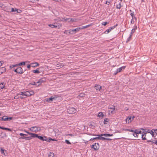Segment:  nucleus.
Instances as JSON below:
<instances>
[{
  "mask_svg": "<svg viewBox=\"0 0 157 157\" xmlns=\"http://www.w3.org/2000/svg\"><path fill=\"white\" fill-rule=\"evenodd\" d=\"M34 94V92L33 90H29L26 92H21L19 93V95L29 97L33 95Z\"/></svg>",
  "mask_w": 157,
  "mask_h": 157,
  "instance_id": "obj_1",
  "label": "nucleus"
},
{
  "mask_svg": "<svg viewBox=\"0 0 157 157\" xmlns=\"http://www.w3.org/2000/svg\"><path fill=\"white\" fill-rule=\"evenodd\" d=\"M29 129L32 132H37L40 131L41 130L40 128V127L36 126L32 127L29 128Z\"/></svg>",
  "mask_w": 157,
  "mask_h": 157,
  "instance_id": "obj_2",
  "label": "nucleus"
},
{
  "mask_svg": "<svg viewBox=\"0 0 157 157\" xmlns=\"http://www.w3.org/2000/svg\"><path fill=\"white\" fill-rule=\"evenodd\" d=\"M81 28H77L75 29H70L69 30V34H72L75 33L77 32H78Z\"/></svg>",
  "mask_w": 157,
  "mask_h": 157,
  "instance_id": "obj_3",
  "label": "nucleus"
},
{
  "mask_svg": "<svg viewBox=\"0 0 157 157\" xmlns=\"http://www.w3.org/2000/svg\"><path fill=\"white\" fill-rule=\"evenodd\" d=\"M48 26L52 28H55L60 29L62 27V24H58L56 23H55L53 25L49 24Z\"/></svg>",
  "mask_w": 157,
  "mask_h": 157,
  "instance_id": "obj_4",
  "label": "nucleus"
},
{
  "mask_svg": "<svg viewBox=\"0 0 157 157\" xmlns=\"http://www.w3.org/2000/svg\"><path fill=\"white\" fill-rule=\"evenodd\" d=\"M76 110L75 109L72 107H69L67 109L68 113L71 114H72L76 112Z\"/></svg>",
  "mask_w": 157,
  "mask_h": 157,
  "instance_id": "obj_5",
  "label": "nucleus"
},
{
  "mask_svg": "<svg viewBox=\"0 0 157 157\" xmlns=\"http://www.w3.org/2000/svg\"><path fill=\"white\" fill-rule=\"evenodd\" d=\"M90 147L94 150L97 151L99 149V146L98 143H95L94 144L91 145Z\"/></svg>",
  "mask_w": 157,
  "mask_h": 157,
  "instance_id": "obj_6",
  "label": "nucleus"
},
{
  "mask_svg": "<svg viewBox=\"0 0 157 157\" xmlns=\"http://www.w3.org/2000/svg\"><path fill=\"white\" fill-rule=\"evenodd\" d=\"M16 70L17 71V73L20 74H23L24 71L22 68L20 67H18L16 68Z\"/></svg>",
  "mask_w": 157,
  "mask_h": 157,
  "instance_id": "obj_7",
  "label": "nucleus"
},
{
  "mask_svg": "<svg viewBox=\"0 0 157 157\" xmlns=\"http://www.w3.org/2000/svg\"><path fill=\"white\" fill-rule=\"evenodd\" d=\"M33 136V137H34H34L37 138L38 139H39V140H42V141H43L44 140V137H42V136H39L37 134H34V135Z\"/></svg>",
  "mask_w": 157,
  "mask_h": 157,
  "instance_id": "obj_8",
  "label": "nucleus"
},
{
  "mask_svg": "<svg viewBox=\"0 0 157 157\" xmlns=\"http://www.w3.org/2000/svg\"><path fill=\"white\" fill-rule=\"evenodd\" d=\"M125 68V67H122L117 69L116 72H115L114 74L116 75L117 73L121 72L123 69H124Z\"/></svg>",
  "mask_w": 157,
  "mask_h": 157,
  "instance_id": "obj_9",
  "label": "nucleus"
},
{
  "mask_svg": "<svg viewBox=\"0 0 157 157\" xmlns=\"http://www.w3.org/2000/svg\"><path fill=\"white\" fill-rule=\"evenodd\" d=\"M90 135L94 136H98V140H105V139H106V138L103 137H102V136H101V134L100 135H96L95 134V135H94V134L92 135V134H91Z\"/></svg>",
  "mask_w": 157,
  "mask_h": 157,
  "instance_id": "obj_10",
  "label": "nucleus"
},
{
  "mask_svg": "<svg viewBox=\"0 0 157 157\" xmlns=\"http://www.w3.org/2000/svg\"><path fill=\"white\" fill-rule=\"evenodd\" d=\"M149 130L147 129V131H145L144 132V134L142 135V139L143 140H145L147 139L145 137L146 134L147 132H148Z\"/></svg>",
  "mask_w": 157,
  "mask_h": 157,
  "instance_id": "obj_11",
  "label": "nucleus"
},
{
  "mask_svg": "<svg viewBox=\"0 0 157 157\" xmlns=\"http://www.w3.org/2000/svg\"><path fill=\"white\" fill-rule=\"evenodd\" d=\"M94 88L97 90L100 91L101 89V86L100 85L96 84L94 86Z\"/></svg>",
  "mask_w": 157,
  "mask_h": 157,
  "instance_id": "obj_12",
  "label": "nucleus"
},
{
  "mask_svg": "<svg viewBox=\"0 0 157 157\" xmlns=\"http://www.w3.org/2000/svg\"><path fill=\"white\" fill-rule=\"evenodd\" d=\"M30 65H31V66L33 67H35L39 65V64L38 63L36 62L31 63Z\"/></svg>",
  "mask_w": 157,
  "mask_h": 157,
  "instance_id": "obj_13",
  "label": "nucleus"
},
{
  "mask_svg": "<svg viewBox=\"0 0 157 157\" xmlns=\"http://www.w3.org/2000/svg\"><path fill=\"white\" fill-rule=\"evenodd\" d=\"M6 70V68L4 67H0V75L5 72Z\"/></svg>",
  "mask_w": 157,
  "mask_h": 157,
  "instance_id": "obj_14",
  "label": "nucleus"
},
{
  "mask_svg": "<svg viewBox=\"0 0 157 157\" xmlns=\"http://www.w3.org/2000/svg\"><path fill=\"white\" fill-rule=\"evenodd\" d=\"M132 121V119L131 117H128L126 119V123H128L131 122Z\"/></svg>",
  "mask_w": 157,
  "mask_h": 157,
  "instance_id": "obj_15",
  "label": "nucleus"
},
{
  "mask_svg": "<svg viewBox=\"0 0 157 157\" xmlns=\"http://www.w3.org/2000/svg\"><path fill=\"white\" fill-rule=\"evenodd\" d=\"M101 136H105V137H107V136H113V134H101Z\"/></svg>",
  "mask_w": 157,
  "mask_h": 157,
  "instance_id": "obj_16",
  "label": "nucleus"
},
{
  "mask_svg": "<svg viewBox=\"0 0 157 157\" xmlns=\"http://www.w3.org/2000/svg\"><path fill=\"white\" fill-rule=\"evenodd\" d=\"M32 72L35 73L39 74L40 73L39 71V69L38 68L36 70H34L32 71Z\"/></svg>",
  "mask_w": 157,
  "mask_h": 157,
  "instance_id": "obj_17",
  "label": "nucleus"
},
{
  "mask_svg": "<svg viewBox=\"0 0 157 157\" xmlns=\"http://www.w3.org/2000/svg\"><path fill=\"white\" fill-rule=\"evenodd\" d=\"M54 99H55L54 97H51V98L47 99L46 101L48 102H51V101H53Z\"/></svg>",
  "mask_w": 157,
  "mask_h": 157,
  "instance_id": "obj_18",
  "label": "nucleus"
},
{
  "mask_svg": "<svg viewBox=\"0 0 157 157\" xmlns=\"http://www.w3.org/2000/svg\"><path fill=\"white\" fill-rule=\"evenodd\" d=\"M5 87V84L4 82L1 83H0V89H2Z\"/></svg>",
  "mask_w": 157,
  "mask_h": 157,
  "instance_id": "obj_19",
  "label": "nucleus"
},
{
  "mask_svg": "<svg viewBox=\"0 0 157 157\" xmlns=\"http://www.w3.org/2000/svg\"><path fill=\"white\" fill-rule=\"evenodd\" d=\"M109 121V120L108 118H106L105 119L104 121V124H107Z\"/></svg>",
  "mask_w": 157,
  "mask_h": 157,
  "instance_id": "obj_20",
  "label": "nucleus"
},
{
  "mask_svg": "<svg viewBox=\"0 0 157 157\" xmlns=\"http://www.w3.org/2000/svg\"><path fill=\"white\" fill-rule=\"evenodd\" d=\"M0 149H1V154H2L3 155H4L6 156V155L5 154V153H4V152L5 151V150L2 148H1Z\"/></svg>",
  "mask_w": 157,
  "mask_h": 157,
  "instance_id": "obj_21",
  "label": "nucleus"
},
{
  "mask_svg": "<svg viewBox=\"0 0 157 157\" xmlns=\"http://www.w3.org/2000/svg\"><path fill=\"white\" fill-rule=\"evenodd\" d=\"M33 138H34L33 137H32V135H31L29 137H26L25 140H29Z\"/></svg>",
  "mask_w": 157,
  "mask_h": 157,
  "instance_id": "obj_22",
  "label": "nucleus"
},
{
  "mask_svg": "<svg viewBox=\"0 0 157 157\" xmlns=\"http://www.w3.org/2000/svg\"><path fill=\"white\" fill-rule=\"evenodd\" d=\"M137 131V130H135L134 133L133 134V135L135 137H138V134H137V133L136 132Z\"/></svg>",
  "mask_w": 157,
  "mask_h": 157,
  "instance_id": "obj_23",
  "label": "nucleus"
},
{
  "mask_svg": "<svg viewBox=\"0 0 157 157\" xmlns=\"http://www.w3.org/2000/svg\"><path fill=\"white\" fill-rule=\"evenodd\" d=\"M27 62V61H26V62H21V63H19L17 64V66H20L22 65H24L25 64V62Z\"/></svg>",
  "mask_w": 157,
  "mask_h": 157,
  "instance_id": "obj_24",
  "label": "nucleus"
},
{
  "mask_svg": "<svg viewBox=\"0 0 157 157\" xmlns=\"http://www.w3.org/2000/svg\"><path fill=\"white\" fill-rule=\"evenodd\" d=\"M54 154L52 152H50L48 155V157H54Z\"/></svg>",
  "mask_w": 157,
  "mask_h": 157,
  "instance_id": "obj_25",
  "label": "nucleus"
},
{
  "mask_svg": "<svg viewBox=\"0 0 157 157\" xmlns=\"http://www.w3.org/2000/svg\"><path fill=\"white\" fill-rule=\"evenodd\" d=\"M2 129L5 130H8V131H10V132H12V130L11 129H10V128H5V127H2Z\"/></svg>",
  "mask_w": 157,
  "mask_h": 157,
  "instance_id": "obj_26",
  "label": "nucleus"
},
{
  "mask_svg": "<svg viewBox=\"0 0 157 157\" xmlns=\"http://www.w3.org/2000/svg\"><path fill=\"white\" fill-rule=\"evenodd\" d=\"M155 130V129H152L151 131V132H148V133H150L151 135H152V136H154V130Z\"/></svg>",
  "mask_w": 157,
  "mask_h": 157,
  "instance_id": "obj_27",
  "label": "nucleus"
},
{
  "mask_svg": "<svg viewBox=\"0 0 157 157\" xmlns=\"http://www.w3.org/2000/svg\"><path fill=\"white\" fill-rule=\"evenodd\" d=\"M3 118V121H7L8 120V117L6 116H4Z\"/></svg>",
  "mask_w": 157,
  "mask_h": 157,
  "instance_id": "obj_28",
  "label": "nucleus"
},
{
  "mask_svg": "<svg viewBox=\"0 0 157 157\" xmlns=\"http://www.w3.org/2000/svg\"><path fill=\"white\" fill-rule=\"evenodd\" d=\"M92 25V24H90V25H86V26H84L82 28H81V29H83L86 28H87V27H88L91 26Z\"/></svg>",
  "mask_w": 157,
  "mask_h": 157,
  "instance_id": "obj_29",
  "label": "nucleus"
},
{
  "mask_svg": "<svg viewBox=\"0 0 157 157\" xmlns=\"http://www.w3.org/2000/svg\"><path fill=\"white\" fill-rule=\"evenodd\" d=\"M104 116L102 112H100L98 113V116L99 117H103Z\"/></svg>",
  "mask_w": 157,
  "mask_h": 157,
  "instance_id": "obj_30",
  "label": "nucleus"
},
{
  "mask_svg": "<svg viewBox=\"0 0 157 157\" xmlns=\"http://www.w3.org/2000/svg\"><path fill=\"white\" fill-rule=\"evenodd\" d=\"M85 94L84 93L80 94L78 96V97L79 98V97L82 98L84 96Z\"/></svg>",
  "mask_w": 157,
  "mask_h": 157,
  "instance_id": "obj_31",
  "label": "nucleus"
},
{
  "mask_svg": "<svg viewBox=\"0 0 157 157\" xmlns=\"http://www.w3.org/2000/svg\"><path fill=\"white\" fill-rule=\"evenodd\" d=\"M110 31V30L109 29H107L103 33L105 34H108L109 33Z\"/></svg>",
  "mask_w": 157,
  "mask_h": 157,
  "instance_id": "obj_32",
  "label": "nucleus"
},
{
  "mask_svg": "<svg viewBox=\"0 0 157 157\" xmlns=\"http://www.w3.org/2000/svg\"><path fill=\"white\" fill-rule=\"evenodd\" d=\"M117 26V24L116 25L113 26L112 27H110L109 29L111 31L112 30L114 29Z\"/></svg>",
  "mask_w": 157,
  "mask_h": 157,
  "instance_id": "obj_33",
  "label": "nucleus"
},
{
  "mask_svg": "<svg viewBox=\"0 0 157 157\" xmlns=\"http://www.w3.org/2000/svg\"><path fill=\"white\" fill-rule=\"evenodd\" d=\"M25 132L26 133H28V134L32 135V137H33V136H34V134H35V133H32L30 132H28V131H25Z\"/></svg>",
  "mask_w": 157,
  "mask_h": 157,
  "instance_id": "obj_34",
  "label": "nucleus"
},
{
  "mask_svg": "<svg viewBox=\"0 0 157 157\" xmlns=\"http://www.w3.org/2000/svg\"><path fill=\"white\" fill-rule=\"evenodd\" d=\"M121 7V3H120L118 5H117L116 6V8L117 9H120Z\"/></svg>",
  "mask_w": 157,
  "mask_h": 157,
  "instance_id": "obj_35",
  "label": "nucleus"
},
{
  "mask_svg": "<svg viewBox=\"0 0 157 157\" xmlns=\"http://www.w3.org/2000/svg\"><path fill=\"white\" fill-rule=\"evenodd\" d=\"M18 66H17V64H15V65H11L10 66V68H13V67H17Z\"/></svg>",
  "mask_w": 157,
  "mask_h": 157,
  "instance_id": "obj_36",
  "label": "nucleus"
},
{
  "mask_svg": "<svg viewBox=\"0 0 157 157\" xmlns=\"http://www.w3.org/2000/svg\"><path fill=\"white\" fill-rule=\"evenodd\" d=\"M51 140H52V141H57V140H55V139H52L51 138H49L48 140V142H50Z\"/></svg>",
  "mask_w": 157,
  "mask_h": 157,
  "instance_id": "obj_37",
  "label": "nucleus"
},
{
  "mask_svg": "<svg viewBox=\"0 0 157 157\" xmlns=\"http://www.w3.org/2000/svg\"><path fill=\"white\" fill-rule=\"evenodd\" d=\"M98 140V137H95V138H92L90 139L89 140H90V141L93 140Z\"/></svg>",
  "mask_w": 157,
  "mask_h": 157,
  "instance_id": "obj_38",
  "label": "nucleus"
},
{
  "mask_svg": "<svg viewBox=\"0 0 157 157\" xmlns=\"http://www.w3.org/2000/svg\"><path fill=\"white\" fill-rule=\"evenodd\" d=\"M131 16L132 17V18H136V17L134 16V12H132L130 13Z\"/></svg>",
  "mask_w": 157,
  "mask_h": 157,
  "instance_id": "obj_39",
  "label": "nucleus"
},
{
  "mask_svg": "<svg viewBox=\"0 0 157 157\" xmlns=\"http://www.w3.org/2000/svg\"><path fill=\"white\" fill-rule=\"evenodd\" d=\"M69 18H63L62 20H61L60 21H67L69 19Z\"/></svg>",
  "mask_w": 157,
  "mask_h": 157,
  "instance_id": "obj_40",
  "label": "nucleus"
},
{
  "mask_svg": "<svg viewBox=\"0 0 157 157\" xmlns=\"http://www.w3.org/2000/svg\"><path fill=\"white\" fill-rule=\"evenodd\" d=\"M26 136H22L21 137L19 138V139H25Z\"/></svg>",
  "mask_w": 157,
  "mask_h": 157,
  "instance_id": "obj_41",
  "label": "nucleus"
},
{
  "mask_svg": "<svg viewBox=\"0 0 157 157\" xmlns=\"http://www.w3.org/2000/svg\"><path fill=\"white\" fill-rule=\"evenodd\" d=\"M125 131L131 132H133L134 133V132L135 131L133 130L128 129H125Z\"/></svg>",
  "mask_w": 157,
  "mask_h": 157,
  "instance_id": "obj_42",
  "label": "nucleus"
},
{
  "mask_svg": "<svg viewBox=\"0 0 157 157\" xmlns=\"http://www.w3.org/2000/svg\"><path fill=\"white\" fill-rule=\"evenodd\" d=\"M43 79H45L44 78H42L40 79L39 81L40 82V84H41L44 81V80Z\"/></svg>",
  "mask_w": 157,
  "mask_h": 157,
  "instance_id": "obj_43",
  "label": "nucleus"
},
{
  "mask_svg": "<svg viewBox=\"0 0 157 157\" xmlns=\"http://www.w3.org/2000/svg\"><path fill=\"white\" fill-rule=\"evenodd\" d=\"M111 2V0H107V1L106 2L105 4L109 5Z\"/></svg>",
  "mask_w": 157,
  "mask_h": 157,
  "instance_id": "obj_44",
  "label": "nucleus"
},
{
  "mask_svg": "<svg viewBox=\"0 0 157 157\" xmlns=\"http://www.w3.org/2000/svg\"><path fill=\"white\" fill-rule=\"evenodd\" d=\"M65 142L68 144H71V143L68 140H65Z\"/></svg>",
  "mask_w": 157,
  "mask_h": 157,
  "instance_id": "obj_45",
  "label": "nucleus"
},
{
  "mask_svg": "<svg viewBox=\"0 0 157 157\" xmlns=\"http://www.w3.org/2000/svg\"><path fill=\"white\" fill-rule=\"evenodd\" d=\"M132 36V34H131L130 36L127 39V42H128L130 40Z\"/></svg>",
  "mask_w": 157,
  "mask_h": 157,
  "instance_id": "obj_46",
  "label": "nucleus"
},
{
  "mask_svg": "<svg viewBox=\"0 0 157 157\" xmlns=\"http://www.w3.org/2000/svg\"><path fill=\"white\" fill-rule=\"evenodd\" d=\"M135 130H137V131L136 132L137 133V134H141V133H142L141 131H139L138 130L136 129Z\"/></svg>",
  "mask_w": 157,
  "mask_h": 157,
  "instance_id": "obj_47",
  "label": "nucleus"
},
{
  "mask_svg": "<svg viewBox=\"0 0 157 157\" xmlns=\"http://www.w3.org/2000/svg\"><path fill=\"white\" fill-rule=\"evenodd\" d=\"M17 11V9H15L13 8H12L11 9V11L12 12H15L16 11Z\"/></svg>",
  "mask_w": 157,
  "mask_h": 157,
  "instance_id": "obj_48",
  "label": "nucleus"
},
{
  "mask_svg": "<svg viewBox=\"0 0 157 157\" xmlns=\"http://www.w3.org/2000/svg\"><path fill=\"white\" fill-rule=\"evenodd\" d=\"M108 23V22H103L102 23V25H104V26H105Z\"/></svg>",
  "mask_w": 157,
  "mask_h": 157,
  "instance_id": "obj_49",
  "label": "nucleus"
},
{
  "mask_svg": "<svg viewBox=\"0 0 157 157\" xmlns=\"http://www.w3.org/2000/svg\"><path fill=\"white\" fill-rule=\"evenodd\" d=\"M19 135L21 136H26L27 135H26V134H23V133H20L19 134Z\"/></svg>",
  "mask_w": 157,
  "mask_h": 157,
  "instance_id": "obj_50",
  "label": "nucleus"
},
{
  "mask_svg": "<svg viewBox=\"0 0 157 157\" xmlns=\"http://www.w3.org/2000/svg\"><path fill=\"white\" fill-rule=\"evenodd\" d=\"M152 142L153 143H154L155 144L157 145V140H152Z\"/></svg>",
  "mask_w": 157,
  "mask_h": 157,
  "instance_id": "obj_51",
  "label": "nucleus"
},
{
  "mask_svg": "<svg viewBox=\"0 0 157 157\" xmlns=\"http://www.w3.org/2000/svg\"><path fill=\"white\" fill-rule=\"evenodd\" d=\"M109 109H112L114 111L115 110V107L114 106H112L111 107L109 108Z\"/></svg>",
  "mask_w": 157,
  "mask_h": 157,
  "instance_id": "obj_52",
  "label": "nucleus"
},
{
  "mask_svg": "<svg viewBox=\"0 0 157 157\" xmlns=\"http://www.w3.org/2000/svg\"><path fill=\"white\" fill-rule=\"evenodd\" d=\"M29 84H31L33 85H36V82H34L33 83H30Z\"/></svg>",
  "mask_w": 157,
  "mask_h": 157,
  "instance_id": "obj_53",
  "label": "nucleus"
},
{
  "mask_svg": "<svg viewBox=\"0 0 157 157\" xmlns=\"http://www.w3.org/2000/svg\"><path fill=\"white\" fill-rule=\"evenodd\" d=\"M74 136V135L72 134H66L65 135V136Z\"/></svg>",
  "mask_w": 157,
  "mask_h": 157,
  "instance_id": "obj_54",
  "label": "nucleus"
},
{
  "mask_svg": "<svg viewBox=\"0 0 157 157\" xmlns=\"http://www.w3.org/2000/svg\"><path fill=\"white\" fill-rule=\"evenodd\" d=\"M135 28H134L133 29H132V32L131 33V34H132H132L133 33H134V32H135Z\"/></svg>",
  "mask_w": 157,
  "mask_h": 157,
  "instance_id": "obj_55",
  "label": "nucleus"
},
{
  "mask_svg": "<svg viewBox=\"0 0 157 157\" xmlns=\"http://www.w3.org/2000/svg\"><path fill=\"white\" fill-rule=\"evenodd\" d=\"M44 137V141H48V139L47 138V137L46 136H44V137Z\"/></svg>",
  "mask_w": 157,
  "mask_h": 157,
  "instance_id": "obj_56",
  "label": "nucleus"
},
{
  "mask_svg": "<svg viewBox=\"0 0 157 157\" xmlns=\"http://www.w3.org/2000/svg\"><path fill=\"white\" fill-rule=\"evenodd\" d=\"M133 18H132L131 21V24H132V23H133Z\"/></svg>",
  "mask_w": 157,
  "mask_h": 157,
  "instance_id": "obj_57",
  "label": "nucleus"
},
{
  "mask_svg": "<svg viewBox=\"0 0 157 157\" xmlns=\"http://www.w3.org/2000/svg\"><path fill=\"white\" fill-rule=\"evenodd\" d=\"M13 71H14L15 72L17 73V71L16 70V69L13 68Z\"/></svg>",
  "mask_w": 157,
  "mask_h": 157,
  "instance_id": "obj_58",
  "label": "nucleus"
},
{
  "mask_svg": "<svg viewBox=\"0 0 157 157\" xmlns=\"http://www.w3.org/2000/svg\"><path fill=\"white\" fill-rule=\"evenodd\" d=\"M31 66V65H28L27 66V68L29 69H30Z\"/></svg>",
  "mask_w": 157,
  "mask_h": 157,
  "instance_id": "obj_59",
  "label": "nucleus"
},
{
  "mask_svg": "<svg viewBox=\"0 0 157 157\" xmlns=\"http://www.w3.org/2000/svg\"><path fill=\"white\" fill-rule=\"evenodd\" d=\"M19 98V97H18V96L17 95V96H15L14 98L15 99H17V98Z\"/></svg>",
  "mask_w": 157,
  "mask_h": 157,
  "instance_id": "obj_60",
  "label": "nucleus"
},
{
  "mask_svg": "<svg viewBox=\"0 0 157 157\" xmlns=\"http://www.w3.org/2000/svg\"><path fill=\"white\" fill-rule=\"evenodd\" d=\"M105 140H107L109 141H111L112 140V139L106 138Z\"/></svg>",
  "mask_w": 157,
  "mask_h": 157,
  "instance_id": "obj_61",
  "label": "nucleus"
},
{
  "mask_svg": "<svg viewBox=\"0 0 157 157\" xmlns=\"http://www.w3.org/2000/svg\"><path fill=\"white\" fill-rule=\"evenodd\" d=\"M3 117H0V121H3Z\"/></svg>",
  "mask_w": 157,
  "mask_h": 157,
  "instance_id": "obj_62",
  "label": "nucleus"
},
{
  "mask_svg": "<svg viewBox=\"0 0 157 157\" xmlns=\"http://www.w3.org/2000/svg\"><path fill=\"white\" fill-rule=\"evenodd\" d=\"M154 131L155 132V133H156L157 132V129H155V130H154Z\"/></svg>",
  "mask_w": 157,
  "mask_h": 157,
  "instance_id": "obj_63",
  "label": "nucleus"
},
{
  "mask_svg": "<svg viewBox=\"0 0 157 157\" xmlns=\"http://www.w3.org/2000/svg\"><path fill=\"white\" fill-rule=\"evenodd\" d=\"M12 118V117H9L8 118V120H11Z\"/></svg>",
  "mask_w": 157,
  "mask_h": 157,
  "instance_id": "obj_64",
  "label": "nucleus"
}]
</instances>
